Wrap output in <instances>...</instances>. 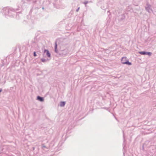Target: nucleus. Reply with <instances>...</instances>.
I'll use <instances>...</instances> for the list:
<instances>
[{
	"instance_id": "nucleus-1",
	"label": "nucleus",
	"mask_w": 156,
	"mask_h": 156,
	"mask_svg": "<svg viewBox=\"0 0 156 156\" xmlns=\"http://www.w3.org/2000/svg\"><path fill=\"white\" fill-rule=\"evenodd\" d=\"M121 62L122 64H126L128 65H132L131 63L129 62L128 60L127 59L126 57H122L121 59Z\"/></svg>"
},
{
	"instance_id": "nucleus-2",
	"label": "nucleus",
	"mask_w": 156,
	"mask_h": 156,
	"mask_svg": "<svg viewBox=\"0 0 156 156\" xmlns=\"http://www.w3.org/2000/svg\"><path fill=\"white\" fill-rule=\"evenodd\" d=\"M44 52H46V55L48 57H50L51 55L48 51L45 50L44 51Z\"/></svg>"
},
{
	"instance_id": "nucleus-3",
	"label": "nucleus",
	"mask_w": 156,
	"mask_h": 156,
	"mask_svg": "<svg viewBox=\"0 0 156 156\" xmlns=\"http://www.w3.org/2000/svg\"><path fill=\"white\" fill-rule=\"evenodd\" d=\"M37 98L38 100L41 101H43L44 100V99L42 98L41 97L39 96H38Z\"/></svg>"
},
{
	"instance_id": "nucleus-4",
	"label": "nucleus",
	"mask_w": 156,
	"mask_h": 156,
	"mask_svg": "<svg viewBox=\"0 0 156 156\" xmlns=\"http://www.w3.org/2000/svg\"><path fill=\"white\" fill-rule=\"evenodd\" d=\"M65 103L64 102H61L60 103V105L61 106H63L65 105Z\"/></svg>"
},
{
	"instance_id": "nucleus-5",
	"label": "nucleus",
	"mask_w": 156,
	"mask_h": 156,
	"mask_svg": "<svg viewBox=\"0 0 156 156\" xmlns=\"http://www.w3.org/2000/svg\"><path fill=\"white\" fill-rule=\"evenodd\" d=\"M146 52H145V51H141V52H139V53L142 55H145V54H146Z\"/></svg>"
},
{
	"instance_id": "nucleus-6",
	"label": "nucleus",
	"mask_w": 156,
	"mask_h": 156,
	"mask_svg": "<svg viewBox=\"0 0 156 156\" xmlns=\"http://www.w3.org/2000/svg\"><path fill=\"white\" fill-rule=\"evenodd\" d=\"M146 54L148 55L149 56H151V53L150 52H147L146 53Z\"/></svg>"
},
{
	"instance_id": "nucleus-7",
	"label": "nucleus",
	"mask_w": 156,
	"mask_h": 156,
	"mask_svg": "<svg viewBox=\"0 0 156 156\" xmlns=\"http://www.w3.org/2000/svg\"><path fill=\"white\" fill-rule=\"evenodd\" d=\"M34 56L35 57L37 56V55L36 54V52H34Z\"/></svg>"
},
{
	"instance_id": "nucleus-8",
	"label": "nucleus",
	"mask_w": 156,
	"mask_h": 156,
	"mask_svg": "<svg viewBox=\"0 0 156 156\" xmlns=\"http://www.w3.org/2000/svg\"><path fill=\"white\" fill-rule=\"evenodd\" d=\"M41 61L42 62H45V60L44 59H41Z\"/></svg>"
},
{
	"instance_id": "nucleus-9",
	"label": "nucleus",
	"mask_w": 156,
	"mask_h": 156,
	"mask_svg": "<svg viewBox=\"0 0 156 156\" xmlns=\"http://www.w3.org/2000/svg\"><path fill=\"white\" fill-rule=\"evenodd\" d=\"M57 47V44L56 43H55V50L56 49Z\"/></svg>"
},
{
	"instance_id": "nucleus-10",
	"label": "nucleus",
	"mask_w": 156,
	"mask_h": 156,
	"mask_svg": "<svg viewBox=\"0 0 156 156\" xmlns=\"http://www.w3.org/2000/svg\"><path fill=\"white\" fill-rule=\"evenodd\" d=\"M1 90H0V92H1Z\"/></svg>"
}]
</instances>
